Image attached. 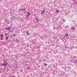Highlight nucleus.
<instances>
[{
	"label": "nucleus",
	"instance_id": "obj_25",
	"mask_svg": "<svg viewBox=\"0 0 77 77\" xmlns=\"http://www.w3.org/2000/svg\"><path fill=\"white\" fill-rule=\"evenodd\" d=\"M2 56H4V55H2Z\"/></svg>",
	"mask_w": 77,
	"mask_h": 77
},
{
	"label": "nucleus",
	"instance_id": "obj_20",
	"mask_svg": "<svg viewBox=\"0 0 77 77\" xmlns=\"http://www.w3.org/2000/svg\"><path fill=\"white\" fill-rule=\"evenodd\" d=\"M68 28V26H66V28Z\"/></svg>",
	"mask_w": 77,
	"mask_h": 77
},
{
	"label": "nucleus",
	"instance_id": "obj_16",
	"mask_svg": "<svg viewBox=\"0 0 77 77\" xmlns=\"http://www.w3.org/2000/svg\"><path fill=\"white\" fill-rule=\"evenodd\" d=\"M29 15H27L26 16V17H29Z\"/></svg>",
	"mask_w": 77,
	"mask_h": 77
},
{
	"label": "nucleus",
	"instance_id": "obj_26",
	"mask_svg": "<svg viewBox=\"0 0 77 77\" xmlns=\"http://www.w3.org/2000/svg\"><path fill=\"white\" fill-rule=\"evenodd\" d=\"M5 71H6V69H4Z\"/></svg>",
	"mask_w": 77,
	"mask_h": 77
},
{
	"label": "nucleus",
	"instance_id": "obj_24",
	"mask_svg": "<svg viewBox=\"0 0 77 77\" xmlns=\"http://www.w3.org/2000/svg\"><path fill=\"white\" fill-rule=\"evenodd\" d=\"M54 29H56V28H54Z\"/></svg>",
	"mask_w": 77,
	"mask_h": 77
},
{
	"label": "nucleus",
	"instance_id": "obj_8",
	"mask_svg": "<svg viewBox=\"0 0 77 77\" xmlns=\"http://www.w3.org/2000/svg\"><path fill=\"white\" fill-rule=\"evenodd\" d=\"M27 14L29 15H30V12H28Z\"/></svg>",
	"mask_w": 77,
	"mask_h": 77
},
{
	"label": "nucleus",
	"instance_id": "obj_17",
	"mask_svg": "<svg viewBox=\"0 0 77 77\" xmlns=\"http://www.w3.org/2000/svg\"><path fill=\"white\" fill-rule=\"evenodd\" d=\"M1 39H3V37H1Z\"/></svg>",
	"mask_w": 77,
	"mask_h": 77
},
{
	"label": "nucleus",
	"instance_id": "obj_11",
	"mask_svg": "<svg viewBox=\"0 0 77 77\" xmlns=\"http://www.w3.org/2000/svg\"><path fill=\"white\" fill-rule=\"evenodd\" d=\"M3 36V35L2 34L1 35V37H2Z\"/></svg>",
	"mask_w": 77,
	"mask_h": 77
},
{
	"label": "nucleus",
	"instance_id": "obj_13",
	"mask_svg": "<svg viewBox=\"0 0 77 77\" xmlns=\"http://www.w3.org/2000/svg\"><path fill=\"white\" fill-rule=\"evenodd\" d=\"M63 21L64 22H65L66 21V20H63Z\"/></svg>",
	"mask_w": 77,
	"mask_h": 77
},
{
	"label": "nucleus",
	"instance_id": "obj_27",
	"mask_svg": "<svg viewBox=\"0 0 77 77\" xmlns=\"http://www.w3.org/2000/svg\"><path fill=\"white\" fill-rule=\"evenodd\" d=\"M11 19H12V17H11Z\"/></svg>",
	"mask_w": 77,
	"mask_h": 77
},
{
	"label": "nucleus",
	"instance_id": "obj_15",
	"mask_svg": "<svg viewBox=\"0 0 77 77\" xmlns=\"http://www.w3.org/2000/svg\"><path fill=\"white\" fill-rule=\"evenodd\" d=\"M8 35V34L7 33H5V35H6H6Z\"/></svg>",
	"mask_w": 77,
	"mask_h": 77
},
{
	"label": "nucleus",
	"instance_id": "obj_1",
	"mask_svg": "<svg viewBox=\"0 0 77 77\" xmlns=\"http://www.w3.org/2000/svg\"><path fill=\"white\" fill-rule=\"evenodd\" d=\"M43 10L42 11V14H43L44 13V12H45V8H43Z\"/></svg>",
	"mask_w": 77,
	"mask_h": 77
},
{
	"label": "nucleus",
	"instance_id": "obj_3",
	"mask_svg": "<svg viewBox=\"0 0 77 77\" xmlns=\"http://www.w3.org/2000/svg\"><path fill=\"white\" fill-rule=\"evenodd\" d=\"M8 64V63H6L5 64V63H3L2 64V65H5V66H6V65Z\"/></svg>",
	"mask_w": 77,
	"mask_h": 77
},
{
	"label": "nucleus",
	"instance_id": "obj_10",
	"mask_svg": "<svg viewBox=\"0 0 77 77\" xmlns=\"http://www.w3.org/2000/svg\"><path fill=\"white\" fill-rule=\"evenodd\" d=\"M36 19V20H37L36 21H37V22H38V21H39V19Z\"/></svg>",
	"mask_w": 77,
	"mask_h": 77
},
{
	"label": "nucleus",
	"instance_id": "obj_31",
	"mask_svg": "<svg viewBox=\"0 0 77 77\" xmlns=\"http://www.w3.org/2000/svg\"><path fill=\"white\" fill-rule=\"evenodd\" d=\"M28 69H30V68H28Z\"/></svg>",
	"mask_w": 77,
	"mask_h": 77
},
{
	"label": "nucleus",
	"instance_id": "obj_14",
	"mask_svg": "<svg viewBox=\"0 0 77 77\" xmlns=\"http://www.w3.org/2000/svg\"><path fill=\"white\" fill-rule=\"evenodd\" d=\"M43 61H46L45 59L43 60Z\"/></svg>",
	"mask_w": 77,
	"mask_h": 77
},
{
	"label": "nucleus",
	"instance_id": "obj_23",
	"mask_svg": "<svg viewBox=\"0 0 77 77\" xmlns=\"http://www.w3.org/2000/svg\"><path fill=\"white\" fill-rule=\"evenodd\" d=\"M13 18H14V16H13Z\"/></svg>",
	"mask_w": 77,
	"mask_h": 77
},
{
	"label": "nucleus",
	"instance_id": "obj_9",
	"mask_svg": "<svg viewBox=\"0 0 77 77\" xmlns=\"http://www.w3.org/2000/svg\"><path fill=\"white\" fill-rule=\"evenodd\" d=\"M6 40H8V37H6Z\"/></svg>",
	"mask_w": 77,
	"mask_h": 77
},
{
	"label": "nucleus",
	"instance_id": "obj_12",
	"mask_svg": "<svg viewBox=\"0 0 77 77\" xmlns=\"http://www.w3.org/2000/svg\"><path fill=\"white\" fill-rule=\"evenodd\" d=\"M47 64H46L44 65V66H47Z\"/></svg>",
	"mask_w": 77,
	"mask_h": 77
},
{
	"label": "nucleus",
	"instance_id": "obj_2",
	"mask_svg": "<svg viewBox=\"0 0 77 77\" xmlns=\"http://www.w3.org/2000/svg\"><path fill=\"white\" fill-rule=\"evenodd\" d=\"M11 28L10 27H8V29L7 28H6V29L7 30H11Z\"/></svg>",
	"mask_w": 77,
	"mask_h": 77
},
{
	"label": "nucleus",
	"instance_id": "obj_6",
	"mask_svg": "<svg viewBox=\"0 0 77 77\" xmlns=\"http://www.w3.org/2000/svg\"><path fill=\"white\" fill-rule=\"evenodd\" d=\"M23 9H19V11H23Z\"/></svg>",
	"mask_w": 77,
	"mask_h": 77
},
{
	"label": "nucleus",
	"instance_id": "obj_22",
	"mask_svg": "<svg viewBox=\"0 0 77 77\" xmlns=\"http://www.w3.org/2000/svg\"><path fill=\"white\" fill-rule=\"evenodd\" d=\"M48 68H50V66H48Z\"/></svg>",
	"mask_w": 77,
	"mask_h": 77
},
{
	"label": "nucleus",
	"instance_id": "obj_21",
	"mask_svg": "<svg viewBox=\"0 0 77 77\" xmlns=\"http://www.w3.org/2000/svg\"><path fill=\"white\" fill-rule=\"evenodd\" d=\"M65 48H66V47H65Z\"/></svg>",
	"mask_w": 77,
	"mask_h": 77
},
{
	"label": "nucleus",
	"instance_id": "obj_30",
	"mask_svg": "<svg viewBox=\"0 0 77 77\" xmlns=\"http://www.w3.org/2000/svg\"><path fill=\"white\" fill-rule=\"evenodd\" d=\"M9 53H11V52L9 51Z\"/></svg>",
	"mask_w": 77,
	"mask_h": 77
},
{
	"label": "nucleus",
	"instance_id": "obj_29",
	"mask_svg": "<svg viewBox=\"0 0 77 77\" xmlns=\"http://www.w3.org/2000/svg\"><path fill=\"white\" fill-rule=\"evenodd\" d=\"M28 46H29V45H27Z\"/></svg>",
	"mask_w": 77,
	"mask_h": 77
},
{
	"label": "nucleus",
	"instance_id": "obj_7",
	"mask_svg": "<svg viewBox=\"0 0 77 77\" xmlns=\"http://www.w3.org/2000/svg\"><path fill=\"white\" fill-rule=\"evenodd\" d=\"M59 10H57L56 13H59Z\"/></svg>",
	"mask_w": 77,
	"mask_h": 77
},
{
	"label": "nucleus",
	"instance_id": "obj_19",
	"mask_svg": "<svg viewBox=\"0 0 77 77\" xmlns=\"http://www.w3.org/2000/svg\"><path fill=\"white\" fill-rule=\"evenodd\" d=\"M13 35L14 36H15V35L14 34V35Z\"/></svg>",
	"mask_w": 77,
	"mask_h": 77
},
{
	"label": "nucleus",
	"instance_id": "obj_28",
	"mask_svg": "<svg viewBox=\"0 0 77 77\" xmlns=\"http://www.w3.org/2000/svg\"><path fill=\"white\" fill-rule=\"evenodd\" d=\"M17 74H18V73H17Z\"/></svg>",
	"mask_w": 77,
	"mask_h": 77
},
{
	"label": "nucleus",
	"instance_id": "obj_18",
	"mask_svg": "<svg viewBox=\"0 0 77 77\" xmlns=\"http://www.w3.org/2000/svg\"><path fill=\"white\" fill-rule=\"evenodd\" d=\"M71 29H73V28H71Z\"/></svg>",
	"mask_w": 77,
	"mask_h": 77
},
{
	"label": "nucleus",
	"instance_id": "obj_4",
	"mask_svg": "<svg viewBox=\"0 0 77 77\" xmlns=\"http://www.w3.org/2000/svg\"><path fill=\"white\" fill-rule=\"evenodd\" d=\"M65 35L67 37V36H68V34H65Z\"/></svg>",
	"mask_w": 77,
	"mask_h": 77
},
{
	"label": "nucleus",
	"instance_id": "obj_5",
	"mask_svg": "<svg viewBox=\"0 0 77 77\" xmlns=\"http://www.w3.org/2000/svg\"><path fill=\"white\" fill-rule=\"evenodd\" d=\"M27 35H29V32H28V31H27Z\"/></svg>",
	"mask_w": 77,
	"mask_h": 77
}]
</instances>
